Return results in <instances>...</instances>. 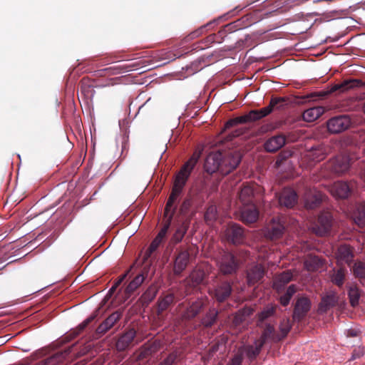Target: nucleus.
<instances>
[{"instance_id": "1", "label": "nucleus", "mask_w": 365, "mask_h": 365, "mask_svg": "<svg viewBox=\"0 0 365 365\" xmlns=\"http://www.w3.org/2000/svg\"><path fill=\"white\" fill-rule=\"evenodd\" d=\"M199 158L200 153H195L190 158V160L183 165V167L175 177L172 192L168 197L165 208L164 216L165 217H167V222L163 227L160 230L158 235L155 237V238H158V240L160 241H163V239L166 235V233L170 227V222L172 220L175 209V207L173 208L174 202L180 195L191 171L196 165Z\"/></svg>"}, {"instance_id": "2", "label": "nucleus", "mask_w": 365, "mask_h": 365, "mask_svg": "<svg viewBox=\"0 0 365 365\" xmlns=\"http://www.w3.org/2000/svg\"><path fill=\"white\" fill-rule=\"evenodd\" d=\"M242 155L238 150H232L226 153L221 161L220 173L227 175L235 169L240 160Z\"/></svg>"}, {"instance_id": "3", "label": "nucleus", "mask_w": 365, "mask_h": 365, "mask_svg": "<svg viewBox=\"0 0 365 365\" xmlns=\"http://www.w3.org/2000/svg\"><path fill=\"white\" fill-rule=\"evenodd\" d=\"M351 123V119L348 115H339L328 120L327 129L331 133H339L348 129Z\"/></svg>"}, {"instance_id": "4", "label": "nucleus", "mask_w": 365, "mask_h": 365, "mask_svg": "<svg viewBox=\"0 0 365 365\" xmlns=\"http://www.w3.org/2000/svg\"><path fill=\"white\" fill-rule=\"evenodd\" d=\"M332 216L329 212H322L318 218L317 223L312 227V230L317 235H326L331 227Z\"/></svg>"}, {"instance_id": "5", "label": "nucleus", "mask_w": 365, "mask_h": 365, "mask_svg": "<svg viewBox=\"0 0 365 365\" xmlns=\"http://www.w3.org/2000/svg\"><path fill=\"white\" fill-rule=\"evenodd\" d=\"M310 308L311 302L308 298L305 297H299L294 305L293 319L300 321L306 316Z\"/></svg>"}, {"instance_id": "6", "label": "nucleus", "mask_w": 365, "mask_h": 365, "mask_svg": "<svg viewBox=\"0 0 365 365\" xmlns=\"http://www.w3.org/2000/svg\"><path fill=\"white\" fill-rule=\"evenodd\" d=\"M262 118H263V115H262L260 110H251L247 115L235 118L227 122L225 124V129L230 128L239 123H247L255 121L261 119Z\"/></svg>"}, {"instance_id": "7", "label": "nucleus", "mask_w": 365, "mask_h": 365, "mask_svg": "<svg viewBox=\"0 0 365 365\" xmlns=\"http://www.w3.org/2000/svg\"><path fill=\"white\" fill-rule=\"evenodd\" d=\"M284 230V225L279 220L272 219L264 231V235L269 240H277L282 235Z\"/></svg>"}, {"instance_id": "8", "label": "nucleus", "mask_w": 365, "mask_h": 365, "mask_svg": "<svg viewBox=\"0 0 365 365\" xmlns=\"http://www.w3.org/2000/svg\"><path fill=\"white\" fill-rule=\"evenodd\" d=\"M222 153L220 151L212 153L206 158L204 168L207 173H213L217 170L220 172Z\"/></svg>"}, {"instance_id": "9", "label": "nucleus", "mask_w": 365, "mask_h": 365, "mask_svg": "<svg viewBox=\"0 0 365 365\" xmlns=\"http://www.w3.org/2000/svg\"><path fill=\"white\" fill-rule=\"evenodd\" d=\"M237 262L231 253H225L220 262V270L224 274H230L235 272L237 269Z\"/></svg>"}, {"instance_id": "10", "label": "nucleus", "mask_w": 365, "mask_h": 365, "mask_svg": "<svg viewBox=\"0 0 365 365\" xmlns=\"http://www.w3.org/2000/svg\"><path fill=\"white\" fill-rule=\"evenodd\" d=\"M351 189L352 186L344 182H336L328 187L330 193L337 198H346Z\"/></svg>"}, {"instance_id": "11", "label": "nucleus", "mask_w": 365, "mask_h": 365, "mask_svg": "<svg viewBox=\"0 0 365 365\" xmlns=\"http://www.w3.org/2000/svg\"><path fill=\"white\" fill-rule=\"evenodd\" d=\"M225 236L227 241L232 244H239L243 240L244 231L240 225L232 224L226 229Z\"/></svg>"}, {"instance_id": "12", "label": "nucleus", "mask_w": 365, "mask_h": 365, "mask_svg": "<svg viewBox=\"0 0 365 365\" xmlns=\"http://www.w3.org/2000/svg\"><path fill=\"white\" fill-rule=\"evenodd\" d=\"M339 302V296L334 291H328L322 297V301L319 305L320 312H326L330 308L334 307Z\"/></svg>"}, {"instance_id": "13", "label": "nucleus", "mask_w": 365, "mask_h": 365, "mask_svg": "<svg viewBox=\"0 0 365 365\" xmlns=\"http://www.w3.org/2000/svg\"><path fill=\"white\" fill-rule=\"evenodd\" d=\"M350 160L348 156H338L331 162L329 168L336 174H342L349 168Z\"/></svg>"}, {"instance_id": "14", "label": "nucleus", "mask_w": 365, "mask_h": 365, "mask_svg": "<svg viewBox=\"0 0 365 365\" xmlns=\"http://www.w3.org/2000/svg\"><path fill=\"white\" fill-rule=\"evenodd\" d=\"M240 217L245 223H253L258 218V211L254 205H243L241 209Z\"/></svg>"}, {"instance_id": "15", "label": "nucleus", "mask_w": 365, "mask_h": 365, "mask_svg": "<svg viewBox=\"0 0 365 365\" xmlns=\"http://www.w3.org/2000/svg\"><path fill=\"white\" fill-rule=\"evenodd\" d=\"M297 202V194L292 189H284L279 196L280 206L292 207Z\"/></svg>"}, {"instance_id": "16", "label": "nucleus", "mask_w": 365, "mask_h": 365, "mask_svg": "<svg viewBox=\"0 0 365 365\" xmlns=\"http://www.w3.org/2000/svg\"><path fill=\"white\" fill-rule=\"evenodd\" d=\"M286 143L285 136L278 135L269 138L264 143V149L269 153H274L284 145Z\"/></svg>"}, {"instance_id": "17", "label": "nucleus", "mask_w": 365, "mask_h": 365, "mask_svg": "<svg viewBox=\"0 0 365 365\" xmlns=\"http://www.w3.org/2000/svg\"><path fill=\"white\" fill-rule=\"evenodd\" d=\"M122 314L119 311L112 313L96 329L97 333L103 334L111 329L114 324L120 319Z\"/></svg>"}, {"instance_id": "18", "label": "nucleus", "mask_w": 365, "mask_h": 365, "mask_svg": "<svg viewBox=\"0 0 365 365\" xmlns=\"http://www.w3.org/2000/svg\"><path fill=\"white\" fill-rule=\"evenodd\" d=\"M262 346L263 341L257 342L256 341L255 342V346L241 347L238 349L237 353H240V354H242V359L243 358V356L245 355L250 361H252L259 354Z\"/></svg>"}, {"instance_id": "19", "label": "nucleus", "mask_w": 365, "mask_h": 365, "mask_svg": "<svg viewBox=\"0 0 365 365\" xmlns=\"http://www.w3.org/2000/svg\"><path fill=\"white\" fill-rule=\"evenodd\" d=\"M135 331L130 329L122 335L116 343V348L118 351H124L128 348L134 341Z\"/></svg>"}, {"instance_id": "20", "label": "nucleus", "mask_w": 365, "mask_h": 365, "mask_svg": "<svg viewBox=\"0 0 365 365\" xmlns=\"http://www.w3.org/2000/svg\"><path fill=\"white\" fill-rule=\"evenodd\" d=\"M264 275V269L261 265H255L247 271V279L249 285L258 282Z\"/></svg>"}, {"instance_id": "21", "label": "nucleus", "mask_w": 365, "mask_h": 365, "mask_svg": "<svg viewBox=\"0 0 365 365\" xmlns=\"http://www.w3.org/2000/svg\"><path fill=\"white\" fill-rule=\"evenodd\" d=\"M323 195L317 190L309 192L305 195V206L307 209H314L322 200Z\"/></svg>"}, {"instance_id": "22", "label": "nucleus", "mask_w": 365, "mask_h": 365, "mask_svg": "<svg viewBox=\"0 0 365 365\" xmlns=\"http://www.w3.org/2000/svg\"><path fill=\"white\" fill-rule=\"evenodd\" d=\"M189 260V254L187 251H182L175 259L174 272L175 274H180L186 267Z\"/></svg>"}, {"instance_id": "23", "label": "nucleus", "mask_w": 365, "mask_h": 365, "mask_svg": "<svg viewBox=\"0 0 365 365\" xmlns=\"http://www.w3.org/2000/svg\"><path fill=\"white\" fill-rule=\"evenodd\" d=\"M325 111L322 106L313 107L306 110L302 115L303 119L307 122H313L319 118Z\"/></svg>"}, {"instance_id": "24", "label": "nucleus", "mask_w": 365, "mask_h": 365, "mask_svg": "<svg viewBox=\"0 0 365 365\" xmlns=\"http://www.w3.org/2000/svg\"><path fill=\"white\" fill-rule=\"evenodd\" d=\"M253 194V188L250 185H245L241 189L239 193V200L242 206L252 205Z\"/></svg>"}, {"instance_id": "25", "label": "nucleus", "mask_w": 365, "mask_h": 365, "mask_svg": "<svg viewBox=\"0 0 365 365\" xmlns=\"http://www.w3.org/2000/svg\"><path fill=\"white\" fill-rule=\"evenodd\" d=\"M361 85V82L356 79L345 80L341 83L334 85L331 88V91H339L341 93L347 91L348 90L357 87Z\"/></svg>"}, {"instance_id": "26", "label": "nucleus", "mask_w": 365, "mask_h": 365, "mask_svg": "<svg viewBox=\"0 0 365 365\" xmlns=\"http://www.w3.org/2000/svg\"><path fill=\"white\" fill-rule=\"evenodd\" d=\"M203 307L204 302L202 299L193 302L182 314V317L185 319H190L195 317Z\"/></svg>"}, {"instance_id": "27", "label": "nucleus", "mask_w": 365, "mask_h": 365, "mask_svg": "<svg viewBox=\"0 0 365 365\" xmlns=\"http://www.w3.org/2000/svg\"><path fill=\"white\" fill-rule=\"evenodd\" d=\"M146 277L147 272H143L135 276L134 279L127 286L125 289V293L128 295H130L133 292H135L143 284Z\"/></svg>"}, {"instance_id": "28", "label": "nucleus", "mask_w": 365, "mask_h": 365, "mask_svg": "<svg viewBox=\"0 0 365 365\" xmlns=\"http://www.w3.org/2000/svg\"><path fill=\"white\" fill-rule=\"evenodd\" d=\"M287 99L284 97L272 98L268 106L260 109L262 115H263V117L267 115L275 107L277 108H281L283 106V103L287 101Z\"/></svg>"}, {"instance_id": "29", "label": "nucleus", "mask_w": 365, "mask_h": 365, "mask_svg": "<svg viewBox=\"0 0 365 365\" xmlns=\"http://www.w3.org/2000/svg\"><path fill=\"white\" fill-rule=\"evenodd\" d=\"M231 290V286L229 283H222L215 290V295L217 300L219 302L224 301L230 296Z\"/></svg>"}, {"instance_id": "30", "label": "nucleus", "mask_w": 365, "mask_h": 365, "mask_svg": "<svg viewBox=\"0 0 365 365\" xmlns=\"http://www.w3.org/2000/svg\"><path fill=\"white\" fill-rule=\"evenodd\" d=\"M348 289L350 304L353 307H355L359 304V300L361 296V291L356 287V285L354 284H349L348 286Z\"/></svg>"}, {"instance_id": "31", "label": "nucleus", "mask_w": 365, "mask_h": 365, "mask_svg": "<svg viewBox=\"0 0 365 365\" xmlns=\"http://www.w3.org/2000/svg\"><path fill=\"white\" fill-rule=\"evenodd\" d=\"M354 222L360 227L365 225V204L359 205L352 215Z\"/></svg>"}, {"instance_id": "32", "label": "nucleus", "mask_w": 365, "mask_h": 365, "mask_svg": "<svg viewBox=\"0 0 365 365\" xmlns=\"http://www.w3.org/2000/svg\"><path fill=\"white\" fill-rule=\"evenodd\" d=\"M292 278V273L289 272H283L277 276L274 282V287L279 291L286 284H287Z\"/></svg>"}, {"instance_id": "33", "label": "nucleus", "mask_w": 365, "mask_h": 365, "mask_svg": "<svg viewBox=\"0 0 365 365\" xmlns=\"http://www.w3.org/2000/svg\"><path fill=\"white\" fill-rule=\"evenodd\" d=\"M352 252L350 247L347 245H342L339 247L337 251V257L340 260H343L349 263L352 259Z\"/></svg>"}, {"instance_id": "34", "label": "nucleus", "mask_w": 365, "mask_h": 365, "mask_svg": "<svg viewBox=\"0 0 365 365\" xmlns=\"http://www.w3.org/2000/svg\"><path fill=\"white\" fill-rule=\"evenodd\" d=\"M173 301L174 296L173 294H168L160 299L158 304V314L160 315L163 311L167 309Z\"/></svg>"}, {"instance_id": "35", "label": "nucleus", "mask_w": 365, "mask_h": 365, "mask_svg": "<svg viewBox=\"0 0 365 365\" xmlns=\"http://www.w3.org/2000/svg\"><path fill=\"white\" fill-rule=\"evenodd\" d=\"M156 295V289L155 287H149L146 292L141 296L140 301L143 305H148Z\"/></svg>"}, {"instance_id": "36", "label": "nucleus", "mask_w": 365, "mask_h": 365, "mask_svg": "<svg viewBox=\"0 0 365 365\" xmlns=\"http://www.w3.org/2000/svg\"><path fill=\"white\" fill-rule=\"evenodd\" d=\"M217 311L215 309L210 310V312L202 318V324L205 327H211L216 321Z\"/></svg>"}, {"instance_id": "37", "label": "nucleus", "mask_w": 365, "mask_h": 365, "mask_svg": "<svg viewBox=\"0 0 365 365\" xmlns=\"http://www.w3.org/2000/svg\"><path fill=\"white\" fill-rule=\"evenodd\" d=\"M305 265L308 270L314 271L322 266V262L318 257H311L306 260Z\"/></svg>"}, {"instance_id": "38", "label": "nucleus", "mask_w": 365, "mask_h": 365, "mask_svg": "<svg viewBox=\"0 0 365 365\" xmlns=\"http://www.w3.org/2000/svg\"><path fill=\"white\" fill-rule=\"evenodd\" d=\"M187 223L183 222L182 225L177 229L175 234L173 235V237L172 238V241L174 243H178L180 242L185 234L187 230Z\"/></svg>"}, {"instance_id": "39", "label": "nucleus", "mask_w": 365, "mask_h": 365, "mask_svg": "<svg viewBox=\"0 0 365 365\" xmlns=\"http://www.w3.org/2000/svg\"><path fill=\"white\" fill-rule=\"evenodd\" d=\"M353 273L360 279H365V263L361 262L355 263L353 267Z\"/></svg>"}, {"instance_id": "40", "label": "nucleus", "mask_w": 365, "mask_h": 365, "mask_svg": "<svg viewBox=\"0 0 365 365\" xmlns=\"http://www.w3.org/2000/svg\"><path fill=\"white\" fill-rule=\"evenodd\" d=\"M273 332H274V327L270 325H267L266 327V328L264 329L261 338L259 340H257V342L263 341V344H264L268 339H272L273 340H276V339L274 336ZM279 339H277V340H279Z\"/></svg>"}, {"instance_id": "41", "label": "nucleus", "mask_w": 365, "mask_h": 365, "mask_svg": "<svg viewBox=\"0 0 365 365\" xmlns=\"http://www.w3.org/2000/svg\"><path fill=\"white\" fill-rule=\"evenodd\" d=\"M217 212L215 205H210L207 207L205 214V220L207 222L210 223L217 219Z\"/></svg>"}, {"instance_id": "42", "label": "nucleus", "mask_w": 365, "mask_h": 365, "mask_svg": "<svg viewBox=\"0 0 365 365\" xmlns=\"http://www.w3.org/2000/svg\"><path fill=\"white\" fill-rule=\"evenodd\" d=\"M344 277H345L344 269L342 268H340L333 274L332 281L336 285L341 286L344 283Z\"/></svg>"}, {"instance_id": "43", "label": "nucleus", "mask_w": 365, "mask_h": 365, "mask_svg": "<svg viewBox=\"0 0 365 365\" xmlns=\"http://www.w3.org/2000/svg\"><path fill=\"white\" fill-rule=\"evenodd\" d=\"M324 150L323 148L320 147L318 148H314L310 151L309 156L312 158L314 160L319 161L322 160L324 157Z\"/></svg>"}, {"instance_id": "44", "label": "nucleus", "mask_w": 365, "mask_h": 365, "mask_svg": "<svg viewBox=\"0 0 365 365\" xmlns=\"http://www.w3.org/2000/svg\"><path fill=\"white\" fill-rule=\"evenodd\" d=\"M275 310V307L274 306H267L264 309V310L259 314V319L260 321H264L268 317L273 315Z\"/></svg>"}, {"instance_id": "45", "label": "nucleus", "mask_w": 365, "mask_h": 365, "mask_svg": "<svg viewBox=\"0 0 365 365\" xmlns=\"http://www.w3.org/2000/svg\"><path fill=\"white\" fill-rule=\"evenodd\" d=\"M279 329L282 334V337H284L285 336H287V334H288L291 329V324L289 319H284L281 322Z\"/></svg>"}, {"instance_id": "46", "label": "nucleus", "mask_w": 365, "mask_h": 365, "mask_svg": "<svg viewBox=\"0 0 365 365\" xmlns=\"http://www.w3.org/2000/svg\"><path fill=\"white\" fill-rule=\"evenodd\" d=\"M98 310L95 312L91 316H90L88 319H86L84 322H83L78 327V329L79 331L83 330L89 323H91L97 316Z\"/></svg>"}, {"instance_id": "47", "label": "nucleus", "mask_w": 365, "mask_h": 365, "mask_svg": "<svg viewBox=\"0 0 365 365\" xmlns=\"http://www.w3.org/2000/svg\"><path fill=\"white\" fill-rule=\"evenodd\" d=\"M245 317L240 312L235 314L233 318V324L235 327L240 325L243 322L245 321Z\"/></svg>"}, {"instance_id": "48", "label": "nucleus", "mask_w": 365, "mask_h": 365, "mask_svg": "<svg viewBox=\"0 0 365 365\" xmlns=\"http://www.w3.org/2000/svg\"><path fill=\"white\" fill-rule=\"evenodd\" d=\"M242 361V354L237 353L227 365H240Z\"/></svg>"}, {"instance_id": "49", "label": "nucleus", "mask_w": 365, "mask_h": 365, "mask_svg": "<svg viewBox=\"0 0 365 365\" xmlns=\"http://www.w3.org/2000/svg\"><path fill=\"white\" fill-rule=\"evenodd\" d=\"M364 354V348L358 347L357 349H354L351 359L354 360L356 359L360 358Z\"/></svg>"}, {"instance_id": "50", "label": "nucleus", "mask_w": 365, "mask_h": 365, "mask_svg": "<svg viewBox=\"0 0 365 365\" xmlns=\"http://www.w3.org/2000/svg\"><path fill=\"white\" fill-rule=\"evenodd\" d=\"M161 242L162 241L159 240L158 238H155L148 247L150 249V252H154L158 249Z\"/></svg>"}, {"instance_id": "51", "label": "nucleus", "mask_w": 365, "mask_h": 365, "mask_svg": "<svg viewBox=\"0 0 365 365\" xmlns=\"http://www.w3.org/2000/svg\"><path fill=\"white\" fill-rule=\"evenodd\" d=\"M190 206V200H185V201H183L182 205H180V212L181 214L185 213L188 210Z\"/></svg>"}, {"instance_id": "52", "label": "nucleus", "mask_w": 365, "mask_h": 365, "mask_svg": "<svg viewBox=\"0 0 365 365\" xmlns=\"http://www.w3.org/2000/svg\"><path fill=\"white\" fill-rule=\"evenodd\" d=\"M191 277L192 280H195L197 283H200L202 281L203 274L201 272H195L192 274Z\"/></svg>"}, {"instance_id": "53", "label": "nucleus", "mask_w": 365, "mask_h": 365, "mask_svg": "<svg viewBox=\"0 0 365 365\" xmlns=\"http://www.w3.org/2000/svg\"><path fill=\"white\" fill-rule=\"evenodd\" d=\"M243 133H244V130L243 129H237V130H235L233 133H232L231 134H230L227 137V140H231L233 138L237 137V136H240Z\"/></svg>"}, {"instance_id": "54", "label": "nucleus", "mask_w": 365, "mask_h": 365, "mask_svg": "<svg viewBox=\"0 0 365 365\" xmlns=\"http://www.w3.org/2000/svg\"><path fill=\"white\" fill-rule=\"evenodd\" d=\"M219 344H213L208 351V358L211 357L214 355L215 352H217L219 349Z\"/></svg>"}, {"instance_id": "55", "label": "nucleus", "mask_w": 365, "mask_h": 365, "mask_svg": "<svg viewBox=\"0 0 365 365\" xmlns=\"http://www.w3.org/2000/svg\"><path fill=\"white\" fill-rule=\"evenodd\" d=\"M296 290L297 289L294 285H290L285 293L286 296L291 299L292 295L296 292Z\"/></svg>"}, {"instance_id": "56", "label": "nucleus", "mask_w": 365, "mask_h": 365, "mask_svg": "<svg viewBox=\"0 0 365 365\" xmlns=\"http://www.w3.org/2000/svg\"><path fill=\"white\" fill-rule=\"evenodd\" d=\"M45 354H46V351H45V349H42L35 352L33 354V357H34V359H38L43 358Z\"/></svg>"}, {"instance_id": "57", "label": "nucleus", "mask_w": 365, "mask_h": 365, "mask_svg": "<svg viewBox=\"0 0 365 365\" xmlns=\"http://www.w3.org/2000/svg\"><path fill=\"white\" fill-rule=\"evenodd\" d=\"M240 312L242 314V315L246 318L252 314L253 309L252 308H245L242 310H240Z\"/></svg>"}, {"instance_id": "58", "label": "nucleus", "mask_w": 365, "mask_h": 365, "mask_svg": "<svg viewBox=\"0 0 365 365\" xmlns=\"http://www.w3.org/2000/svg\"><path fill=\"white\" fill-rule=\"evenodd\" d=\"M176 359V355L174 354H170L168 356V358L164 361L166 364L171 365L173 363H174L175 360Z\"/></svg>"}, {"instance_id": "59", "label": "nucleus", "mask_w": 365, "mask_h": 365, "mask_svg": "<svg viewBox=\"0 0 365 365\" xmlns=\"http://www.w3.org/2000/svg\"><path fill=\"white\" fill-rule=\"evenodd\" d=\"M280 303L283 305V306H286L289 304V301H290V298L288 297L287 296H286V294H284L283 296H281L280 297Z\"/></svg>"}, {"instance_id": "60", "label": "nucleus", "mask_w": 365, "mask_h": 365, "mask_svg": "<svg viewBox=\"0 0 365 365\" xmlns=\"http://www.w3.org/2000/svg\"><path fill=\"white\" fill-rule=\"evenodd\" d=\"M133 265L130 267V269L125 273L123 275L120 276V278L115 282V284L118 287L122 283V282L124 280V279L126 277L127 274L130 272V270L133 268Z\"/></svg>"}, {"instance_id": "61", "label": "nucleus", "mask_w": 365, "mask_h": 365, "mask_svg": "<svg viewBox=\"0 0 365 365\" xmlns=\"http://www.w3.org/2000/svg\"><path fill=\"white\" fill-rule=\"evenodd\" d=\"M117 287H118V286L114 284L113 286L110 289L108 294L106 297L105 299H107L108 297H110L113 294V293L115 291Z\"/></svg>"}, {"instance_id": "62", "label": "nucleus", "mask_w": 365, "mask_h": 365, "mask_svg": "<svg viewBox=\"0 0 365 365\" xmlns=\"http://www.w3.org/2000/svg\"><path fill=\"white\" fill-rule=\"evenodd\" d=\"M152 253L153 252H150V249L148 248L145 253V255L143 257V262H145L149 257H150Z\"/></svg>"}, {"instance_id": "63", "label": "nucleus", "mask_w": 365, "mask_h": 365, "mask_svg": "<svg viewBox=\"0 0 365 365\" xmlns=\"http://www.w3.org/2000/svg\"><path fill=\"white\" fill-rule=\"evenodd\" d=\"M49 306H50L49 311L53 312L55 310V307H54V306H51V303L49 304Z\"/></svg>"}, {"instance_id": "64", "label": "nucleus", "mask_w": 365, "mask_h": 365, "mask_svg": "<svg viewBox=\"0 0 365 365\" xmlns=\"http://www.w3.org/2000/svg\"><path fill=\"white\" fill-rule=\"evenodd\" d=\"M43 238V236L41 235H38L37 240H41Z\"/></svg>"}]
</instances>
